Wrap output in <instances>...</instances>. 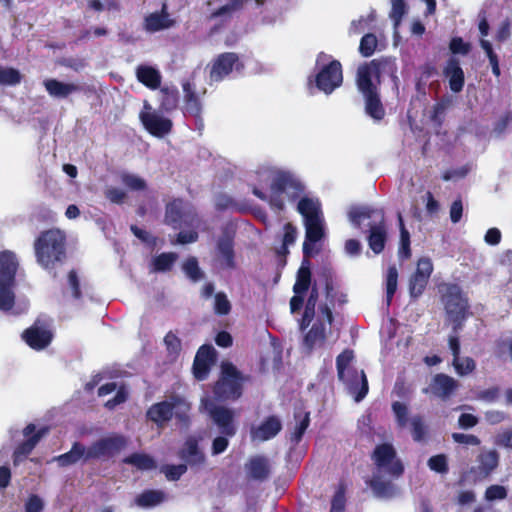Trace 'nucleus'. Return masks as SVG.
Segmentation results:
<instances>
[{
	"instance_id": "4468645a",
	"label": "nucleus",
	"mask_w": 512,
	"mask_h": 512,
	"mask_svg": "<svg viewBox=\"0 0 512 512\" xmlns=\"http://www.w3.org/2000/svg\"><path fill=\"white\" fill-rule=\"evenodd\" d=\"M201 409L206 411L213 422L218 426L220 432L225 436H233L236 432L233 423L234 412L231 409L218 406L209 398H203L201 401Z\"/></svg>"
},
{
	"instance_id": "e2e57ef3",
	"label": "nucleus",
	"mask_w": 512,
	"mask_h": 512,
	"mask_svg": "<svg viewBox=\"0 0 512 512\" xmlns=\"http://www.w3.org/2000/svg\"><path fill=\"white\" fill-rule=\"evenodd\" d=\"M345 508V491L340 486L332 499L330 512H343Z\"/></svg>"
},
{
	"instance_id": "680f3d73",
	"label": "nucleus",
	"mask_w": 512,
	"mask_h": 512,
	"mask_svg": "<svg viewBox=\"0 0 512 512\" xmlns=\"http://www.w3.org/2000/svg\"><path fill=\"white\" fill-rule=\"evenodd\" d=\"M428 466L431 470L438 473H445L448 470L447 459L445 455H436L428 460Z\"/></svg>"
},
{
	"instance_id": "58836bf2",
	"label": "nucleus",
	"mask_w": 512,
	"mask_h": 512,
	"mask_svg": "<svg viewBox=\"0 0 512 512\" xmlns=\"http://www.w3.org/2000/svg\"><path fill=\"white\" fill-rule=\"evenodd\" d=\"M499 463V455L495 450L486 451L479 456V468L486 475L491 473Z\"/></svg>"
},
{
	"instance_id": "6e6552de",
	"label": "nucleus",
	"mask_w": 512,
	"mask_h": 512,
	"mask_svg": "<svg viewBox=\"0 0 512 512\" xmlns=\"http://www.w3.org/2000/svg\"><path fill=\"white\" fill-rule=\"evenodd\" d=\"M189 411L190 404L184 398L171 396L153 404L147 411V418L158 427H163L173 416L181 422H186Z\"/></svg>"
},
{
	"instance_id": "09e8293b",
	"label": "nucleus",
	"mask_w": 512,
	"mask_h": 512,
	"mask_svg": "<svg viewBox=\"0 0 512 512\" xmlns=\"http://www.w3.org/2000/svg\"><path fill=\"white\" fill-rule=\"evenodd\" d=\"M481 48L483 49V51L485 52V54L489 60V63L492 68V73L496 77H499L500 76L499 60H498L497 54L493 50L491 42L487 39H483L481 41Z\"/></svg>"
},
{
	"instance_id": "393cba45",
	"label": "nucleus",
	"mask_w": 512,
	"mask_h": 512,
	"mask_svg": "<svg viewBox=\"0 0 512 512\" xmlns=\"http://www.w3.org/2000/svg\"><path fill=\"white\" fill-rule=\"evenodd\" d=\"M214 354L215 350L212 346L203 345L199 348L193 364V373L196 379L204 380L208 376Z\"/></svg>"
},
{
	"instance_id": "5fc2aeb1",
	"label": "nucleus",
	"mask_w": 512,
	"mask_h": 512,
	"mask_svg": "<svg viewBox=\"0 0 512 512\" xmlns=\"http://www.w3.org/2000/svg\"><path fill=\"white\" fill-rule=\"evenodd\" d=\"M392 410L396 417V421L400 427H405L408 423V407L406 404L401 402H394L392 404Z\"/></svg>"
},
{
	"instance_id": "2eb2a0df",
	"label": "nucleus",
	"mask_w": 512,
	"mask_h": 512,
	"mask_svg": "<svg viewBox=\"0 0 512 512\" xmlns=\"http://www.w3.org/2000/svg\"><path fill=\"white\" fill-rule=\"evenodd\" d=\"M165 219L174 227L181 223L198 226L200 221L193 206L180 199H175L167 204Z\"/></svg>"
},
{
	"instance_id": "864d4df0",
	"label": "nucleus",
	"mask_w": 512,
	"mask_h": 512,
	"mask_svg": "<svg viewBox=\"0 0 512 512\" xmlns=\"http://www.w3.org/2000/svg\"><path fill=\"white\" fill-rule=\"evenodd\" d=\"M429 278L414 274L410 280V293L413 297H418L424 291Z\"/></svg>"
},
{
	"instance_id": "9b49d317",
	"label": "nucleus",
	"mask_w": 512,
	"mask_h": 512,
	"mask_svg": "<svg viewBox=\"0 0 512 512\" xmlns=\"http://www.w3.org/2000/svg\"><path fill=\"white\" fill-rule=\"evenodd\" d=\"M441 291L448 319L453 323V331L457 335L468 314L467 299L457 285H445Z\"/></svg>"
},
{
	"instance_id": "a19ab883",
	"label": "nucleus",
	"mask_w": 512,
	"mask_h": 512,
	"mask_svg": "<svg viewBox=\"0 0 512 512\" xmlns=\"http://www.w3.org/2000/svg\"><path fill=\"white\" fill-rule=\"evenodd\" d=\"M182 270L185 275L193 282H198L204 277L203 271L198 265L195 257H189L182 264Z\"/></svg>"
},
{
	"instance_id": "5701e85b",
	"label": "nucleus",
	"mask_w": 512,
	"mask_h": 512,
	"mask_svg": "<svg viewBox=\"0 0 512 512\" xmlns=\"http://www.w3.org/2000/svg\"><path fill=\"white\" fill-rule=\"evenodd\" d=\"M443 75L449 83L451 91L459 93L462 91L465 83L464 71L460 65V61L451 57L447 60L444 68Z\"/></svg>"
},
{
	"instance_id": "49530a36",
	"label": "nucleus",
	"mask_w": 512,
	"mask_h": 512,
	"mask_svg": "<svg viewBox=\"0 0 512 512\" xmlns=\"http://www.w3.org/2000/svg\"><path fill=\"white\" fill-rule=\"evenodd\" d=\"M398 221L400 228L399 256L408 258L410 256V234L404 226L401 213L398 214Z\"/></svg>"
},
{
	"instance_id": "c03bdc74",
	"label": "nucleus",
	"mask_w": 512,
	"mask_h": 512,
	"mask_svg": "<svg viewBox=\"0 0 512 512\" xmlns=\"http://www.w3.org/2000/svg\"><path fill=\"white\" fill-rule=\"evenodd\" d=\"M121 182L131 191H144L147 188L146 181L133 173H122Z\"/></svg>"
},
{
	"instance_id": "f03ea898",
	"label": "nucleus",
	"mask_w": 512,
	"mask_h": 512,
	"mask_svg": "<svg viewBox=\"0 0 512 512\" xmlns=\"http://www.w3.org/2000/svg\"><path fill=\"white\" fill-rule=\"evenodd\" d=\"M373 460L376 468L369 482L373 493L379 498L393 497L397 489L392 479L399 477L404 470L396 457L394 447L390 444L378 445L374 450Z\"/></svg>"
},
{
	"instance_id": "cd10ccee",
	"label": "nucleus",
	"mask_w": 512,
	"mask_h": 512,
	"mask_svg": "<svg viewBox=\"0 0 512 512\" xmlns=\"http://www.w3.org/2000/svg\"><path fill=\"white\" fill-rule=\"evenodd\" d=\"M113 392H116L115 396L105 402V407L110 410L126 401L128 394L126 388L123 385L118 386L115 382H109L101 385L98 389L99 397H105Z\"/></svg>"
},
{
	"instance_id": "c756f323",
	"label": "nucleus",
	"mask_w": 512,
	"mask_h": 512,
	"mask_svg": "<svg viewBox=\"0 0 512 512\" xmlns=\"http://www.w3.org/2000/svg\"><path fill=\"white\" fill-rule=\"evenodd\" d=\"M217 265L221 269H233L235 267L232 241L225 237L218 241Z\"/></svg>"
},
{
	"instance_id": "a211bd4d",
	"label": "nucleus",
	"mask_w": 512,
	"mask_h": 512,
	"mask_svg": "<svg viewBox=\"0 0 512 512\" xmlns=\"http://www.w3.org/2000/svg\"><path fill=\"white\" fill-rule=\"evenodd\" d=\"M24 341L34 350L45 349L52 340V333L45 323L36 321L22 335Z\"/></svg>"
},
{
	"instance_id": "f3484780",
	"label": "nucleus",
	"mask_w": 512,
	"mask_h": 512,
	"mask_svg": "<svg viewBox=\"0 0 512 512\" xmlns=\"http://www.w3.org/2000/svg\"><path fill=\"white\" fill-rule=\"evenodd\" d=\"M126 446V439L120 435H111L95 441L88 450L89 459L109 458Z\"/></svg>"
},
{
	"instance_id": "a18cd8bd",
	"label": "nucleus",
	"mask_w": 512,
	"mask_h": 512,
	"mask_svg": "<svg viewBox=\"0 0 512 512\" xmlns=\"http://www.w3.org/2000/svg\"><path fill=\"white\" fill-rule=\"evenodd\" d=\"M407 13V5L404 0H391L390 19L394 23L395 31L398 29L403 16Z\"/></svg>"
},
{
	"instance_id": "ea45409f",
	"label": "nucleus",
	"mask_w": 512,
	"mask_h": 512,
	"mask_svg": "<svg viewBox=\"0 0 512 512\" xmlns=\"http://www.w3.org/2000/svg\"><path fill=\"white\" fill-rule=\"evenodd\" d=\"M125 462L135 466L139 470H152L156 467L152 457L141 453L132 454L125 459Z\"/></svg>"
},
{
	"instance_id": "79ce46f5",
	"label": "nucleus",
	"mask_w": 512,
	"mask_h": 512,
	"mask_svg": "<svg viewBox=\"0 0 512 512\" xmlns=\"http://www.w3.org/2000/svg\"><path fill=\"white\" fill-rule=\"evenodd\" d=\"M318 297V292L313 288L310 292V296L307 300L303 317L300 321L301 330L305 329L312 321L315 314V305Z\"/></svg>"
},
{
	"instance_id": "774afa93",
	"label": "nucleus",
	"mask_w": 512,
	"mask_h": 512,
	"mask_svg": "<svg viewBox=\"0 0 512 512\" xmlns=\"http://www.w3.org/2000/svg\"><path fill=\"white\" fill-rule=\"evenodd\" d=\"M432 271H433V264L429 258L423 257V258L419 259V261L417 263V269L415 272L416 274L424 276L426 278H430Z\"/></svg>"
},
{
	"instance_id": "603ef678",
	"label": "nucleus",
	"mask_w": 512,
	"mask_h": 512,
	"mask_svg": "<svg viewBox=\"0 0 512 512\" xmlns=\"http://www.w3.org/2000/svg\"><path fill=\"white\" fill-rule=\"evenodd\" d=\"M449 49L455 55L466 56L471 50V45L461 37H453L450 41Z\"/></svg>"
},
{
	"instance_id": "f8f14e48",
	"label": "nucleus",
	"mask_w": 512,
	"mask_h": 512,
	"mask_svg": "<svg viewBox=\"0 0 512 512\" xmlns=\"http://www.w3.org/2000/svg\"><path fill=\"white\" fill-rule=\"evenodd\" d=\"M331 323L332 312L327 306H323L317 321L304 337L303 344L308 351L326 347Z\"/></svg>"
},
{
	"instance_id": "6e6d98bb",
	"label": "nucleus",
	"mask_w": 512,
	"mask_h": 512,
	"mask_svg": "<svg viewBox=\"0 0 512 512\" xmlns=\"http://www.w3.org/2000/svg\"><path fill=\"white\" fill-rule=\"evenodd\" d=\"M471 166L470 165H463L458 168H453L450 170H447L443 173V180L445 181H458L462 178H464L470 171Z\"/></svg>"
},
{
	"instance_id": "423d86ee",
	"label": "nucleus",
	"mask_w": 512,
	"mask_h": 512,
	"mask_svg": "<svg viewBox=\"0 0 512 512\" xmlns=\"http://www.w3.org/2000/svg\"><path fill=\"white\" fill-rule=\"evenodd\" d=\"M353 359L352 351L342 352L336 360L338 377L342 380L351 395H354L355 401H361L368 392V382L363 371L358 372L350 367Z\"/></svg>"
},
{
	"instance_id": "473e14b6",
	"label": "nucleus",
	"mask_w": 512,
	"mask_h": 512,
	"mask_svg": "<svg viewBox=\"0 0 512 512\" xmlns=\"http://www.w3.org/2000/svg\"><path fill=\"white\" fill-rule=\"evenodd\" d=\"M136 76L139 82L150 89H157L161 83L160 72L149 65H140L136 69Z\"/></svg>"
},
{
	"instance_id": "aec40b11",
	"label": "nucleus",
	"mask_w": 512,
	"mask_h": 512,
	"mask_svg": "<svg viewBox=\"0 0 512 512\" xmlns=\"http://www.w3.org/2000/svg\"><path fill=\"white\" fill-rule=\"evenodd\" d=\"M305 226V242L303 244V253L306 257H310L316 250L315 243L320 241L325 234V221L324 218H317L315 220L304 221Z\"/></svg>"
},
{
	"instance_id": "052dcab7",
	"label": "nucleus",
	"mask_w": 512,
	"mask_h": 512,
	"mask_svg": "<svg viewBox=\"0 0 512 512\" xmlns=\"http://www.w3.org/2000/svg\"><path fill=\"white\" fill-rule=\"evenodd\" d=\"M164 343L169 352L171 360H175L180 352V340L172 333H168L164 338Z\"/></svg>"
},
{
	"instance_id": "39448f33",
	"label": "nucleus",
	"mask_w": 512,
	"mask_h": 512,
	"mask_svg": "<svg viewBox=\"0 0 512 512\" xmlns=\"http://www.w3.org/2000/svg\"><path fill=\"white\" fill-rule=\"evenodd\" d=\"M18 259L14 252L5 250L0 253V310L10 311L15 304V276Z\"/></svg>"
},
{
	"instance_id": "6ab92c4d",
	"label": "nucleus",
	"mask_w": 512,
	"mask_h": 512,
	"mask_svg": "<svg viewBox=\"0 0 512 512\" xmlns=\"http://www.w3.org/2000/svg\"><path fill=\"white\" fill-rule=\"evenodd\" d=\"M47 430L42 428L36 431V427L33 424H29L23 430V435L26 440L21 443L14 451V464L18 465L27 455L31 453L37 443L46 434Z\"/></svg>"
},
{
	"instance_id": "3c124183",
	"label": "nucleus",
	"mask_w": 512,
	"mask_h": 512,
	"mask_svg": "<svg viewBox=\"0 0 512 512\" xmlns=\"http://www.w3.org/2000/svg\"><path fill=\"white\" fill-rule=\"evenodd\" d=\"M411 432L413 439L417 442H421L426 438L427 428L420 416H414L410 420Z\"/></svg>"
},
{
	"instance_id": "4d7b16f0",
	"label": "nucleus",
	"mask_w": 512,
	"mask_h": 512,
	"mask_svg": "<svg viewBox=\"0 0 512 512\" xmlns=\"http://www.w3.org/2000/svg\"><path fill=\"white\" fill-rule=\"evenodd\" d=\"M44 507V500L40 496L32 494L24 503V512H42Z\"/></svg>"
},
{
	"instance_id": "4c0bfd02",
	"label": "nucleus",
	"mask_w": 512,
	"mask_h": 512,
	"mask_svg": "<svg viewBox=\"0 0 512 512\" xmlns=\"http://www.w3.org/2000/svg\"><path fill=\"white\" fill-rule=\"evenodd\" d=\"M178 259V255L173 252L161 253L152 259V271L167 272Z\"/></svg>"
},
{
	"instance_id": "338daca9",
	"label": "nucleus",
	"mask_w": 512,
	"mask_h": 512,
	"mask_svg": "<svg viewBox=\"0 0 512 512\" xmlns=\"http://www.w3.org/2000/svg\"><path fill=\"white\" fill-rule=\"evenodd\" d=\"M105 196L111 202L119 204L122 203L126 198V192L120 188L108 187L105 190Z\"/></svg>"
},
{
	"instance_id": "7ed1b4c3",
	"label": "nucleus",
	"mask_w": 512,
	"mask_h": 512,
	"mask_svg": "<svg viewBox=\"0 0 512 512\" xmlns=\"http://www.w3.org/2000/svg\"><path fill=\"white\" fill-rule=\"evenodd\" d=\"M348 218L352 225L361 228L363 224L369 227L368 244L371 250L379 254L386 242V226L384 212L370 206H355L350 208Z\"/></svg>"
},
{
	"instance_id": "9d476101",
	"label": "nucleus",
	"mask_w": 512,
	"mask_h": 512,
	"mask_svg": "<svg viewBox=\"0 0 512 512\" xmlns=\"http://www.w3.org/2000/svg\"><path fill=\"white\" fill-rule=\"evenodd\" d=\"M245 377L230 362H222L221 377L215 384L214 394L218 400H236L242 394Z\"/></svg>"
},
{
	"instance_id": "69168bd1",
	"label": "nucleus",
	"mask_w": 512,
	"mask_h": 512,
	"mask_svg": "<svg viewBox=\"0 0 512 512\" xmlns=\"http://www.w3.org/2000/svg\"><path fill=\"white\" fill-rule=\"evenodd\" d=\"M507 496V491L503 486L492 485L487 488L485 498L489 501L504 499Z\"/></svg>"
},
{
	"instance_id": "8fccbe9b",
	"label": "nucleus",
	"mask_w": 512,
	"mask_h": 512,
	"mask_svg": "<svg viewBox=\"0 0 512 512\" xmlns=\"http://www.w3.org/2000/svg\"><path fill=\"white\" fill-rule=\"evenodd\" d=\"M377 38L374 34L368 33L364 35L360 41L359 52L364 57H370L377 47Z\"/></svg>"
},
{
	"instance_id": "dca6fc26",
	"label": "nucleus",
	"mask_w": 512,
	"mask_h": 512,
	"mask_svg": "<svg viewBox=\"0 0 512 512\" xmlns=\"http://www.w3.org/2000/svg\"><path fill=\"white\" fill-rule=\"evenodd\" d=\"M139 117L146 130L154 136L162 137L171 130V120L152 110L151 105L146 101L144 102V110L140 112Z\"/></svg>"
},
{
	"instance_id": "bf43d9fd",
	"label": "nucleus",
	"mask_w": 512,
	"mask_h": 512,
	"mask_svg": "<svg viewBox=\"0 0 512 512\" xmlns=\"http://www.w3.org/2000/svg\"><path fill=\"white\" fill-rule=\"evenodd\" d=\"M187 471L185 464L167 465L162 468V472L170 481L178 480Z\"/></svg>"
},
{
	"instance_id": "37998d69",
	"label": "nucleus",
	"mask_w": 512,
	"mask_h": 512,
	"mask_svg": "<svg viewBox=\"0 0 512 512\" xmlns=\"http://www.w3.org/2000/svg\"><path fill=\"white\" fill-rule=\"evenodd\" d=\"M397 282H398V271L395 266H390L387 269L386 276H385L387 305H389L391 303V300L397 290Z\"/></svg>"
},
{
	"instance_id": "0eeeda50",
	"label": "nucleus",
	"mask_w": 512,
	"mask_h": 512,
	"mask_svg": "<svg viewBox=\"0 0 512 512\" xmlns=\"http://www.w3.org/2000/svg\"><path fill=\"white\" fill-rule=\"evenodd\" d=\"M376 73L377 67L373 63L360 66L357 71V86L365 98L367 114L379 121L384 117L385 112L372 83Z\"/></svg>"
},
{
	"instance_id": "4be33fe9",
	"label": "nucleus",
	"mask_w": 512,
	"mask_h": 512,
	"mask_svg": "<svg viewBox=\"0 0 512 512\" xmlns=\"http://www.w3.org/2000/svg\"><path fill=\"white\" fill-rule=\"evenodd\" d=\"M311 281V273L308 267L304 264L300 267L297 273L296 283L293 290L295 295L290 301V309L292 313L298 311L303 304V294L308 290Z\"/></svg>"
},
{
	"instance_id": "1a4fd4ad",
	"label": "nucleus",
	"mask_w": 512,
	"mask_h": 512,
	"mask_svg": "<svg viewBox=\"0 0 512 512\" xmlns=\"http://www.w3.org/2000/svg\"><path fill=\"white\" fill-rule=\"evenodd\" d=\"M316 64L319 69L316 86L325 94H331L343 82L342 66L339 61L332 60L331 56L325 53L317 56Z\"/></svg>"
},
{
	"instance_id": "a878e982",
	"label": "nucleus",
	"mask_w": 512,
	"mask_h": 512,
	"mask_svg": "<svg viewBox=\"0 0 512 512\" xmlns=\"http://www.w3.org/2000/svg\"><path fill=\"white\" fill-rule=\"evenodd\" d=\"M43 85L47 93L56 99L67 98L71 94L81 90L80 86L76 83H66L57 79H45Z\"/></svg>"
},
{
	"instance_id": "c85d7f7f",
	"label": "nucleus",
	"mask_w": 512,
	"mask_h": 512,
	"mask_svg": "<svg viewBox=\"0 0 512 512\" xmlns=\"http://www.w3.org/2000/svg\"><path fill=\"white\" fill-rule=\"evenodd\" d=\"M180 456L191 466L202 465L205 461V455L198 447V441L194 437H189L180 452Z\"/></svg>"
},
{
	"instance_id": "72a5a7b5",
	"label": "nucleus",
	"mask_w": 512,
	"mask_h": 512,
	"mask_svg": "<svg viewBox=\"0 0 512 512\" xmlns=\"http://www.w3.org/2000/svg\"><path fill=\"white\" fill-rule=\"evenodd\" d=\"M184 111L193 116H198L201 111V103L196 95L195 87L190 82L183 83Z\"/></svg>"
},
{
	"instance_id": "412c9836",
	"label": "nucleus",
	"mask_w": 512,
	"mask_h": 512,
	"mask_svg": "<svg viewBox=\"0 0 512 512\" xmlns=\"http://www.w3.org/2000/svg\"><path fill=\"white\" fill-rule=\"evenodd\" d=\"M448 346L453 356L452 365L456 373L465 376L472 373L476 367L475 361L470 357H460V341L456 334L448 338Z\"/></svg>"
},
{
	"instance_id": "b1692460",
	"label": "nucleus",
	"mask_w": 512,
	"mask_h": 512,
	"mask_svg": "<svg viewBox=\"0 0 512 512\" xmlns=\"http://www.w3.org/2000/svg\"><path fill=\"white\" fill-rule=\"evenodd\" d=\"M244 469L249 479L254 481H264L270 475V461L267 457L256 455L246 462Z\"/></svg>"
},
{
	"instance_id": "de8ad7c7",
	"label": "nucleus",
	"mask_w": 512,
	"mask_h": 512,
	"mask_svg": "<svg viewBox=\"0 0 512 512\" xmlns=\"http://www.w3.org/2000/svg\"><path fill=\"white\" fill-rule=\"evenodd\" d=\"M21 81V74L18 70L0 65V85H17Z\"/></svg>"
},
{
	"instance_id": "f257e3e1",
	"label": "nucleus",
	"mask_w": 512,
	"mask_h": 512,
	"mask_svg": "<svg viewBox=\"0 0 512 512\" xmlns=\"http://www.w3.org/2000/svg\"><path fill=\"white\" fill-rule=\"evenodd\" d=\"M253 194L269 202L275 210H282L287 202L297 199V210L304 221L324 218L318 199L304 195L302 182L291 172L278 167H260L254 174Z\"/></svg>"
},
{
	"instance_id": "ddd939ff",
	"label": "nucleus",
	"mask_w": 512,
	"mask_h": 512,
	"mask_svg": "<svg viewBox=\"0 0 512 512\" xmlns=\"http://www.w3.org/2000/svg\"><path fill=\"white\" fill-rule=\"evenodd\" d=\"M243 63L237 54L226 52L219 54L210 64L209 77L212 82L224 80L232 73H240Z\"/></svg>"
},
{
	"instance_id": "f704fd0d",
	"label": "nucleus",
	"mask_w": 512,
	"mask_h": 512,
	"mask_svg": "<svg viewBox=\"0 0 512 512\" xmlns=\"http://www.w3.org/2000/svg\"><path fill=\"white\" fill-rule=\"evenodd\" d=\"M173 25V21L169 18L168 14L162 13H151L145 18L144 27L148 32H157L163 29H167Z\"/></svg>"
},
{
	"instance_id": "2f4dec72",
	"label": "nucleus",
	"mask_w": 512,
	"mask_h": 512,
	"mask_svg": "<svg viewBox=\"0 0 512 512\" xmlns=\"http://www.w3.org/2000/svg\"><path fill=\"white\" fill-rule=\"evenodd\" d=\"M80 460H89L87 448L80 443H75L69 452L53 458L60 466H69Z\"/></svg>"
},
{
	"instance_id": "e433bc0d",
	"label": "nucleus",
	"mask_w": 512,
	"mask_h": 512,
	"mask_svg": "<svg viewBox=\"0 0 512 512\" xmlns=\"http://www.w3.org/2000/svg\"><path fill=\"white\" fill-rule=\"evenodd\" d=\"M166 495L160 490H148L141 493L135 500L136 504L143 508H149L162 503Z\"/></svg>"
},
{
	"instance_id": "bb28decb",
	"label": "nucleus",
	"mask_w": 512,
	"mask_h": 512,
	"mask_svg": "<svg viewBox=\"0 0 512 512\" xmlns=\"http://www.w3.org/2000/svg\"><path fill=\"white\" fill-rule=\"evenodd\" d=\"M281 428V421L277 417L271 416L252 430V438L258 441H267L274 438L280 432Z\"/></svg>"
},
{
	"instance_id": "13d9d810",
	"label": "nucleus",
	"mask_w": 512,
	"mask_h": 512,
	"mask_svg": "<svg viewBox=\"0 0 512 512\" xmlns=\"http://www.w3.org/2000/svg\"><path fill=\"white\" fill-rule=\"evenodd\" d=\"M296 236H297L296 228L290 223L285 224L284 235H283V244H282L281 250L279 252L286 253L287 248L290 245L294 244V242L296 240Z\"/></svg>"
},
{
	"instance_id": "0e129e2a",
	"label": "nucleus",
	"mask_w": 512,
	"mask_h": 512,
	"mask_svg": "<svg viewBox=\"0 0 512 512\" xmlns=\"http://www.w3.org/2000/svg\"><path fill=\"white\" fill-rule=\"evenodd\" d=\"M162 93L165 95L162 105L165 109H172L176 106L178 101V92L175 88H163Z\"/></svg>"
},
{
	"instance_id": "c9c22d12",
	"label": "nucleus",
	"mask_w": 512,
	"mask_h": 512,
	"mask_svg": "<svg viewBox=\"0 0 512 512\" xmlns=\"http://www.w3.org/2000/svg\"><path fill=\"white\" fill-rule=\"evenodd\" d=\"M295 423L289 433V440L291 443L296 445L301 440L303 434L309 426L310 418L309 413L299 412L294 415Z\"/></svg>"
},
{
	"instance_id": "20e7f679",
	"label": "nucleus",
	"mask_w": 512,
	"mask_h": 512,
	"mask_svg": "<svg viewBox=\"0 0 512 512\" xmlns=\"http://www.w3.org/2000/svg\"><path fill=\"white\" fill-rule=\"evenodd\" d=\"M38 264L45 270H53L65 258V235L57 229L43 232L34 243Z\"/></svg>"
},
{
	"instance_id": "7c9ffc66",
	"label": "nucleus",
	"mask_w": 512,
	"mask_h": 512,
	"mask_svg": "<svg viewBox=\"0 0 512 512\" xmlns=\"http://www.w3.org/2000/svg\"><path fill=\"white\" fill-rule=\"evenodd\" d=\"M458 386L456 380L445 374H437L432 381L430 391L441 398L448 397Z\"/></svg>"
}]
</instances>
